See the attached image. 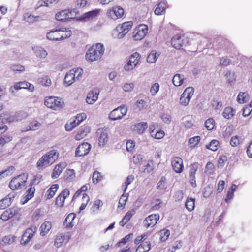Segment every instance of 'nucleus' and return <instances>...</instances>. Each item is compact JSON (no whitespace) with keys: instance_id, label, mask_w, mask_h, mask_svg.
I'll return each instance as SVG.
<instances>
[{"instance_id":"42","label":"nucleus","mask_w":252,"mask_h":252,"mask_svg":"<svg viewBox=\"0 0 252 252\" xmlns=\"http://www.w3.org/2000/svg\"><path fill=\"white\" fill-rule=\"evenodd\" d=\"M220 147L219 142L215 139L212 140L209 144L206 145V148L213 151H216Z\"/></svg>"},{"instance_id":"11","label":"nucleus","mask_w":252,"mask_h":252,"mask_svg":"<svg viewBox=\"0 0 252 252\" xmlns=\"http://www.w3.org/2000/svg\"><path fill=\"white\" fill-rule=\"evenodd\" d=\"M91 146L87 142L80 144L76 149V157H82L87 155L90 151Z\"/></svg>"},{"instance_id":"53","label":"nucleus","mask_w":252,"mask_h":252,"mask_svg":"<svg viewBox=\"0 0 252 252\" xmlns=\"http://www.w3.org/2000/svg\"><path fill=\"white\" fill-rule=\"evenodd\" d=\"M72 70H74L75 72L74 75L76 81L80 80L83 75V70L81 68H73Z\"/></svg>"},{"instance_id":"39","label":"nucleus","mask_w":252,"mask_h":252,"mask_svg":"<svg viewBox=\"0 0 252 252\" xmlns=\"http://www.w3.org/2000/svg\"><path fill=\"white\" fill-rule=\"evenodd\" d=\"M0 119L3 122L5 123L16 122L15 114L10 115L8 114H2L0 115Z\"/></svg>"},{"instance_id":"13","label":"nucleus","mask_w":252,"mask_h":252,"mask_svg":"<svg viewBox=\"0 0 252 252\" xmlns=\"http://www.w3.org/2000/svg\"><path fill=\"white\" fill-rule=\"evenodd\" d=\"M17 195V193L12 192L9 193L3 199L0 200V209H4L9 206Z\"/></svg>"},{"instance_id":"28","label":"nucleus","mask_w":252,"mask_h":252,"mask_svg":"<svg viewBox=\"0 0 252 252\" xmlns=\"http://www.w3.org/2000/svg\"><path fill=\"white\" fill-rule=\"evenodd\" d=\"M32 49L36 57L38 58L44 59L48 55L47 52L41 47H35Z\"/></svg>"},{"instance_id":"63","label":"nucleus","mask_w":252,"mask_h":252,"mask_svg":"<svg viewBox=\"0 0 252 252\" xmlns=\"http://www.w3.org/2000/svg\"><path fill=\"white\" fill-rule=\"evenodd\" d=\"M134 84L133 83H128L125 84L122 88L125 92H131L134 88Z\"/></svg>"},{"instance_id":"10","label":"nucleus","mask_w":252,"mask_h":252,"mask_svg":"<svg viewBox=\"0 0 252 252\" xmlns=\"http://www.w3.org/2000/svg\"><path fill=\"white\" fill-rule=\"evenodd\" d=\"M189 168L188 179L191 186L193 188H195L197 186L195 175L199 168V164L198 162H194L190 165Z\"/></svg>"},{"instance_id":"51","label":"nucleus","mask_w":252,"mask_h":252,"mask_svg":"<svg viewBox=\"0 0 252 252\" xmlns=\"http://www.w3.org/2000/svg\"><path fill=\"white\" fill-rule=\"evenodd\" d=\"M214 123L215 121L213 119H208L205 123V126L208 130H211L214 127Z\"/></svg>"},{"instance_id":"41","label":"nucleus","mask_w":252,"mask_h":252,"mask_svg":"<svg viewBox=\"0 0 252 252\" xmlns=\"http://www.w3.org/2000/svg\"><path fill=\"white\" fill-rule=\"evenodd\" d=\"M27 82L23 81V82H19L15 83L13 87H11L10 89V90L13 92V89L15 90H20L21 89H26L27 87Z\"/></svg>"},{"instance_id":"64","label":"nucleus","mask_w":252,"mask_h":252,"mask_svg":"<svg viewBox=\"0 0 252 252\" xmlns=\"http://www.w3.org/2000/svg\"><path fill=\"white\" fill-rule=\"evenodd\" d=\"M90 128L88 126L83 127L78 132L83 137H85L88 133L90 132Z\"/></svg>"},{"instance_id":"54","label":"nucleus","mask_w":252,"mask_h":252,"mask_svg":"<svg viewBox=\"0 0 252 252\" xmlns=\"http://www.w3.org/2000/svg\"><path fill=\"white\" fill-rule=\"evenodd\" d=\"M134 179V177L132 175H129L127 177V178L126 180V181L125 182L124 185H123L124 186H125L124 189V192H125L126 190L127 186L133 182Z\"/></svg>"},{"instance_id":"26","label":"nucleus","mask_w":252,"mask_h":252,"mask_svg":"<svg viewBox=\"0 0 252 252\" xmlns=\"http://www.w3.org/2000/svg\"><path fill=\"white\" fill-rule=\"evenodd\" d=\"M103 205V203L101 200L99 199L95 200L90 209L91 213L93 214L97 213Z\"/></svg>"},{"instance_id":"55","label":"nucleus","mask_w":252,"mask_h":252,"mask_svg":"<svg viewBox=\"0 0 252 252\" xmlns=\"http://www.w3.org/2000/svg\"><path fill=\"white\" fill-rule=\"evenodd\" d=\"M159 85L158 83H154L151 87L150 92L152 95L154 96L159 91Z\"/></svg>"},{"instance_id":"46","label":"nucleus","mask_w":252,"mask_h":252,"mask_svg":"<svg viewBox=\"0 0 252 252\" xmlns=\"http://www.w3.org/2000/svg\"><path fill=\"white\" fill-rule=\"evenodd\" d=\"M77 121L75 119L73 121L70 122L69 123H67L65 126V129L67 131H70L73 128L77 126H78L80 124L77 123Z\"/></svg>"},{"instance_id":"27","label":"nucleus","mask_w":252,"mask_h":252,"mask_svg":"<svg viewBox=\"0 0 252 252\" xmlns=\"http://www.w3.org/2000/svg\"><path fill=\"white\" fill-rule=\"evenodd\" d=\"M75 217L74 213L69 214L64 221V225L67 228L72 227L74 225V220Z\"/></svg>"},{"instance_id":"24","label":"nucleus","mask_w":252,"mask_h":252,"mask_svg":"<svg viewBox=\"0 0 252 252\" xmlns=\"http://www.w3.org/2000/svg\"><path fill=\"white\" fill-rule=\"evenodd\" d=\"M135 210L133 209L128 211L123 219L120 221L119 224L121 226H124L131 218V217L135 214Z\"/></svg>"},{"instance_id":"44","label":"nucleus","mask_w":252,"mask_h":252,"mask_svg":"<svg viewBox=\"0 0 252 252\" xmlns=\"http://www.w3.org/2000/svg\"><path fill=\"white\" fill-rule=\"evenodd\" d=\"M195 199L191 198H188L186 201L185 206L188 210L191 211L194 208Z\"/></svg>"},{"instance_id":"8","label":"nucleus","mask_w":252,"mask_h":252,"mask_svg":"<svg viewBox=\"0 0 252 252\" xmlns=\"http://www.w3.org/2000/svg\"><path fill=\"white\" fill-rule=\"evenodd\" d=\"M126 113L127 108L125 106H121L112 110L109 115V118L113 121L121 119Z\"/></svg>"},{"instance_id":"33","label":"nucleus","mask_w":252,"mask_h":252,"mask_svg":"<svg viewBox=\"0 0 252 252\" xmlns=\"http://www.w3.org/2000/svg\"><path fill=\"white\" fill-rule=\"evenodd\" d=\"M52 227L51 222L49 221H45L40 226V234L42 236H45L49 231Z\"/></svg>"},{"instance_id":"23","label":"nucleus","mask_w":252,"mask_h":252,"mask_svg":"<svg viewBox=\"0 0 252 252\" xmlns=\"http://www.w3.org/2000/svg\"><path fill=\"white\" fill-rule=\"evenodd\" d=\"M68 10H62L58 12L56 14V19L58 21L65 22L69 21L70 17H68Z\"/></svg>"},{"instance_id":"2","label":"nucleus","mask_w":252,"mask_h":252,"mask_svg":"<svg viewBox=\"0 0 252 252\" xmlns=\"http://www.w3.org/2000/svg\"><path fill=\"white\" fill-rule=\"evenodd\" d=\"M104 52L103 45L98 43L93 45L86 54V59L90 62L97 61L100 59Z\"/></svg>"},{"instance_id":"57","label":"nucleus","mask_w":252,"mask_h":252,"mask_svg":"<svg viewBox=\"0 0 252 252\" xmlns=\"http://www.w3.org/2000/svg\"><path fill=\"white\" fill-rule=\"evenodd\" d=\"M240 138L238 136H232L230 141V145L233 147L237 146L240 144Z\"/></svg>"},{"instance_id":"19","label":"nucleus","mask_w":252,"mask_h":252,"mask_svg":"<svg viewBox=\"0 0 252 252\" xmlns=\"http://www.w3.org/2000/svg\"><path fill=\"white\" fill-rule=\"evenodd\" d=\"M172 167L174 170L178 173L183 171L184 166L183 160L179 157H175L172 161Z\"/></svg>"},{"instance_id":"61","label":"nucleus","mask_w":252,"mask_h":252,"mask_svg":"<svg viewBox=\"0 0 252 252\" xmlns=\"http://www.w3.org/2000/svg\"><path fill=\"white\" fill-rule=\"evenodd\" d=\"M27 115L23 111H19L15 114L16 121H21L23 119H25Z\"/></svg>"},{"instance_id":"59","label":"nucleus","mask_w":252,"mask_h":252,"mask_svg":"<svg viewBox=\"0 0 252 252\" xmlns=\"http://www.w3.org/2000/svg\"><path fill=\"white\" fill-rule=\"evenodd\" d=\"M127 198H128V197L126 195H125L124 194H123L121 196V197L119 199L118 207L123 208L126 205V203L127 201Z\"/></svg>"},{"instance_id":"37","label":"nucleus","mask_w":252,"mask_h":252,"mask_svg":"<svg viewBox=\"0 0 252 252\" xmlns=\"http://www.w3.org/2000/svg\"><path fill=\"white\" fill-rule=\"evenodd\" d=\"M59 0H42L38 1L37 5L39 7L41 6H51L56 4Z\"/></svg>"},{"instance_id":"6","label":"nucleus","mask_w":252,"mask_h":252,"mask_svg":"<svg viewBox=\"0 0 252 252\" xmlns=\"http://www.w3.org/2000/svg\"><path fill=\"white\" fill-rule=\"evenodd\" d=\"M44 103L47 107L54 110H59L64 106V102L62 99L55 96L46 97Z\"/></svg>"},{"instance_id":"36","label":"nucleus","mask_w":252,"mask_h":252,"mask_svg":"<svg viewBox=\"0 0 252 252\" xmlns=\"http://www.w3.org/2000/svg\"><path fill=\"white\" fill-rule=\"evenodd\" d=\"M159 54L156 50H152L148 55L147 58V61L149 63H153L156 62Z\"/></svg>"},{"instance_id":"52","label":"nucleus","mask_w":252,"mask_h":252,"mask_svg":"<svg viewBox=\"0 0 252 252\" xmlns=\"http://www.w3.org/2000/svg\"><path fill=\"white\" fill-rule=\"evenodd\" d=\"M166 179L165 177L162 176L160 181L158 183L157 188L159 190H162L165 189V183Z\"/></svg>"},{"instance_id":"18","label":"nucleus","mask_w":252,"mask_h":252,"mask_svg":"<svg viewBox=\"0 0 252 252\" xmlns=\"http://www.w3.org/2000/svg\"><path fill=\"white\" fill-rule=\"evenodd\" d=\"M35 232V230L32 228H29L26 229L24 233L23 234L21 240V244L22 245H26L33 237Z\"/></svg>"},{"instance_id":"58","label":"nucleus","mask_w":252,"mask_h":252,"mask_svg":"<svg viewBox=\"0 0 252 252\" xmlns=\"http://www.w3.org/2000/svg\"><path fill=\"white\" fill-rule=\"evenodd\" d=\"M132 235L133 234L132 233H130L126 235L120 242L118 243L117 245L119 247H121L122 245H125L126 243L129 241Z\"/></svg>"},{"instance_id":"32","label":"nucleus","mask_w":252,"mask_h":252,"mask_svg":"<svg viewBox=\"0 0 252 252\" xmlns=\"http://www.w3.org/2000/svg\"><path fill=\"white\" fill-rule=\"evenodd\" d=\"M148 127V124L146 122L138 123L135 125L134 130L139 134L143 133Z\"/></svg>"},{"instance_id":"29","label":"nucleus","mask_w":252,"mask_h":252,"mask_svg":"<svg viewBox=\"0 0 252 252\" xmlns=\"http://www.w3.org/2000/svg\"><path fill=\"white\" fill-rule=\"evenodd\" d=\"M59 185L58 184H53L48 189L46 193L47 199H50L55 195L56 192L58 190Z\"/></svg>"},{"instance_id":"34","label":"nucleus","mask_w":252,"mask_h":252,"mask_svg":"<svg viewBox=\"0 0 252 252\" xmlns=\"http://www.w3.org/2000/svg\"><path fill=\"white\" fill-rule=\"evenodd\" d=\"M65 238L66 236L64 233L58 234L56 237L54 245L57 248L60 247L62 245L63 243L65 240Z\"/></svg>"},{"instance_id":"12","label":"nucleus","mask_w":252,"mask_h":252,"mask_svg":"<svg viewBox=\"0 0 252 252\" xmlns=\"http://www.w3.org/2000/svg\"><path fill=\"white\" fill-rule=\"evenodd\" d=\"M97 133L99 145L104 146L109 140L108 130L106 129H98Z\"/></svg>"},{"instance_id":"30","label":"nucleus","mask_w":252,"mask_h":252,"mask_svg":"<svg viewBox=\"0 0 252 252\" xmlns=\"http://www.w3.org/2000/svg\"><path fill=\"white\" fill-rule=\"evenodd\" d=\"M151 243L145 241L140 244L136 250V252H148L151 249Z\"/></svg>"},{"instance_id":"43","label":"nucleus","mask_w":252,"mask_h":252,"mask_svg":"<svg viewBox=\"0 0 252 252\" xmlns=\"http://www.w3.org/2000/svg\"><path fill=\"white\" fill-rule=\"evenodd\" d=\"M140 59V54L137 52H135L130 56L129 60L130 61L131 63L136 66L139 62Z\"/></svg>"},{"instance_id":"21","label":"nucleus","mask_w":252,"mask_h":252,"mask_svg":"<svg viewBox=\"0 0 252 252\" xmlns=\"http://www.w3.org/2000/svg\"><path fill=\"white\" fill-rule=\"evenodd\" d=\"M74 70H70L67 72L65 76L64 82L66 86H69L76 81Z\"/></svg>"},{"instance_id":"45","label":"nucleus","mask_w":252,"mask_h":252,"mask_svg":"<svg viewBox=\"0 0 252 252\" xmlns=\"http://www.w3.org/2000/svg\"><path fill=\"white\" fill-rule=\"evenodd\" d=\"M38 16H34L32 15L26 13L24 16V20L29 23H33V22L37 21Z\"/></svg>"},{"instance_id":"47","label":"nucleus","mask_w":252,"mask_h":252,"mask_svg":"<svg viewBox=\"0 0 252 252\" xmlns=\"http://www.w3.org/2000/svg\"><path fill=\"white\" fill-rule=\"evenodd\" d=\"M14 167L13 166H11L9 167L8 169L4 171H2L0 172V180L2 177H4L6 176H9L12 174V173L14 172Z\"/></svg>"},{"instance_id":"1","label":"nucleus","mask_w":252,"mask_h":252,"mask_svg":"<svg viewBox=\"0 0 252 252\" xmlns=\"http://www.w3.org/2000/svg\"><path fill=\"white\" fill-rule=\"evenodd\" d=\"M59 154L55 150H52L44 155L37 162L39 169L49 166L53 164L58 158Z\"/></svg>"},{"instance_id":"16","label":"nucleus","mask_w":252,"mask_h":252,"mask_svg":"<svg viewBox=\"0 0 252 252\" xmlns=\"http://www.w3.org/2000/svg\"><path fill=\"white\" fill-rule=\"evenodd\" d=\"M124 13V9L120 7H114L108 12V16L113 19L121 18Z\"/></svg>"},{"instance_id":"35","label":"nucleus","mask_w":252,"mask_h":252,"mask_svg":"<svg viewBox=\"0 0 252 252\" xmlns=\"http://www.w3.org/2000/svg\"><path fill=\"white\" fill-rule=\"evenodd\" d=\"M235 114V110L233 109L232 107H226L223 113V116L227 119H229L231 118Z\"/></svg>"},{"instance_id":"48","label":"nucleus","mask_w":252,"mask_h":252,"mask_svg":"<svg viewBox=\"0 0 252 252\" xmlns=\"http://www.w3.org/2000/svg\"><path fill=\"white\" fill-rule=\"evenodd\" d=\"M41 124L37 121H33L29 125V129L30 130H36L38 129L41 126Z\"/></svg>"},{"instance_id":"56","label":"nucleus","mask_w":252,"mask_h":252,"mask_svg":"<svg viewBox=\"0 0 252 252\" xmlns=\"http://www.w3.org/2000/svg\"><path fill=\"white\" fill-rule=\"evenodd\" d=\"M40 83L45 86H49L51 85V80L47 76H45L40 79Z\"/></svg>"},{"instance_id":"25","label":"nucleus","mask_w":252,"mask_h":252,"mask_svg":"<svg viewBox=\"0 0 252 252\" xmlns=\"http://www.w3.org/2000/svg\"><path fill=\"white\" fill-rule=\"evenodd\" d=\"M35 191V189L34 187L31 186L28 189L24 194L25 196H24V198H25V199L24 201H23L22 204L26 203L29 200L33 197Z\"/></svg>"},{"instance_id":"40","label":"nucleus","mask_w":252,"mask_h":252,"mask_svg":"<svg viewBox=\"0 0 252 252\" xmlns=\"http://www.w3.org/2000/svg\"><path fill=\"white\" fill-rule=\"evenodd\" d=\"M237 100L239 103H244L249 100V96L247 93L240 92L238 94Z\"/></svg>"},{"instance_id":"4","label":"nucleus","mask_w":252,"mask_h":252,"mask_svg":"<svg viewBox=\"0 0 252 252\" xmlns=\"http://www.w3.org/2000/svg\"><path fill=\"white\" fill-rule=\"evenodd\" d=\"M28 179V175L24 173L13 178L9 184L12 190H18L24 187Z\"/></svg>"},{"instance_id":"49","label":"nucleus","mask_w":252,"mask_h":252,"mask_svg":"<svg viewBox=\"0 0 252 252\" xmlns=\"http://www.w3.org/2000/svg\"><path fill=\"white\" fill-rule=\"evenodd\" d=\"M160 240L162 242L167 240L170 235V231L168 229H163L160 231Z\"/></svg>"},{"instance_id":"9","label":"nucleus","mask_w":252,"mask_h":252,"mask_svg":"<svg viewBox=\"0 0 252 252\" xmlns=\"http://www.w3.org/2000/svg\"><path fill=\"white\" fill-rule=\"evenodd\" d=\"M171 44L175 48L179 49L188 44V39L183 35H176L172 38Z\"/></svg>"},{"instance_id":"17","label":"nucleus","mask_w":252,"mask_h":252,"mask_svg":"<svg viewBox=\"0 0 252 252\" xmlns=\"http://www.w3.org/2000/svg\"><path fill=\"white\" fill-rule=\"evenodd\" d=\"M148 32V27L145 25H140L136 30V33L133 38L135 40H140L143 39Z\"/></svg>"},{"instance_id":"22","label":"nucleus","mask_w":252,"mask_h":252,"mask_svg":"<svg viewBox=\"0 0 252 252\" xmlns=\"http://www.w3.org/2000/svg\"><path fill=\"white\" fill-rule=\"evenodd\" d=\"M16 238L15 236L8 235L2 238L0 244L3 246L11 245L15 242Z\"/></svg>"},{"instance_id":"5","label":"nucleus","mask_w":252,"mask_h":252,"mask_svg":"<svg viewBox=\"0 0 252 252\" xmlns=\"http://www.w3.org/2000/svg\"><path fill=\"white\" fill-rule=\"evenodd\" d=\"M71 35V31L64 32L61 30H52L47 33V38L50 40L59 41L68 37Z\"/></svg>"},{"instance_id":"38","label":"nucleus","mask_w":252,"mask_h":252,"mask_svg":"<svg viewBox=\"0 0 252 252\" xmlns=\"http://www.w3.org/2000/svg\"><path fill=\"white\" fill-rule=\"evenodd\" d=\"M166 3L165 2H161L158 5L155 10V14L157 15H160L165 11Z\"/></svg>"},{"instance_id":"20","label":"nucleus","mask_w":252,"mask_h":252,"mask_svg":"<svg viewBox=\"0 0 252 252\" xmlns=\"http://www.w3.org/2000/svg\"><path fill=\"white\" fill-rule=\"evenodd\" d=\"M99 10H94L83 14L78 20L82 21H87L95 18L99 13Z\"/></svg>"},{"instance_id":"60","label":"nucleus","mask_w":252,"mask_h":252,"mask_svg":"<svg viewBox=\"0 0 252 252\" xmlns=\"http://www.w3.org/2000/svg\"><path fill=\"white\" fill-rule=\"evenodd\" d=\"M200 136H197L189 139V143L191 147H195L200 141Z\"/></svg>"},{"instance_id":"7","label":"nucleus","mask_w":252,"mask_h":252,"mask_svg":"<svg viewBox=\"0 0 252 252\" xmlns=\"http://www.w3.org/2000/svg\"><path fill=\"white\" fill-rule=\"evenodd\" d=\"M194 89L193 87H189L187 88L184 91L180 97L179 101L180 104L184 106H187L194 94Z\"/></svg>"},{"instance_id":"15","label":"nucleus","mask_w":252,"mask_h":252,"mask_svg":"<svg viewBox=\"0 0 252 252\" xmlns=\"http://www.w3.org/2000/svg\"><path fill=\"white\" fill-rule=\"evenodd\" d=\"M159 219V215L152 214L146 217L144 220L143 224L146 228L155 226Z\"/></svg>"},{"instance_id":"50","label":"nucleus","mask_w":252,"mask_h":252,"mask_svg":"<svg viewBox=\"0 0 252 252\" xmlns=\"http://www.w3.org/2000/svg\"><path fill=\"white\" fill-rule=\"evenodd\" d=\"M162 202L160 199H157L155 201L152 202L151 210L152 211L158 210L161 207Z\"/></svg>"},{"instance_id":"31","label":"nucleus","mask_w":252,"mask_h":252,"mask_svg":"<svg viewBox=\"0 0 252 252\" xmlns=\"http://www.w3.org/2000/svg\"><path fill=\"white\" fill-rule=\"evenodd\" d=\"M184 80V76L182 74H175L172 79V82L173 84L175 86H180L183 83Z\"/></svg>"},{"instance_id":"3","label":"nucleus","mask_w":252,"mask_h":252,"mask_svg":"<svg viewBox=\"0 0 252 252\" xmlns=\"http://www.w3.org/2000/svg\"><path fill=\"white\" fill-rule=\"evenodd\" d=\"M133 25L131 21L123 23L118 25L113 31V35L115 38L121 39L129 32Z\"/></svg>"},{"instance_id":"62","label":"nucleus","mask_w":252,"mask_h":252,"mask_svg":"<svg viewBox=\"0 0 252 252\" xmlns=\"http://www.w3.org/2000/svg\"><path fill=\"white\" fill-rule=\"evenodd\" d=\"M102 179L100 173L98 171H95L93 175L92 180L94 183H97Z\"/></svg>"},{"instance_id":"14","label":"nucleus","mask_w":252,"mask_h":252,"mask_svg":"<svg viewBox=\"0 0 252 252\" xmlns=\"http://www.w3.org/2000/svg\"><path fill=\"white\" fill-rule=\"evenodd\" d=\"M100 90L97 88L92 89L87 94L86 102L89 104H94L98 99Z\"/></svg>"}]
</instances>
